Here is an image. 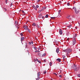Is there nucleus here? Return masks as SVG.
Listing matches in <instances>:
<instances>
[{"label":"nucleus","mask_w":80,"mask_h":80,"mask_svg":"<svg viewBox=\"0 0 80 80\" xmlns=\"http://www.w3.org/2000/svg\"><path fill=\"white\" fill-rule=\"evenodd\" d=\"M40 12H41L40 10H39L38 11V13H40Z\"/></svg>","instance_id":"31"},{"label":"nucleus","mask_w":80,"mask_h":80,"mask_svg":"<svg viewBox=\"0 0 80 80\" xmlns=\"http://www.w3.org/2000/svg\"><path fill=\"white\" fill-rule=\"evenodd\" d=\"M41 0H38V2H40V1Z\"/></svg>","instance_id":"50"},{"label":"nucleus","mask_w":80,"mask_h":80,"mask_svg":"<svg viewBox=\"0 0 80 80\" xmlns=\"http://www.w3.org/2000/svg\"><path fill=\"white\" fill-rule=\"evenodd\" d=\"M59 77H60L61 78H62V75H59Z\"/></svg>","instance_id":"35"},{"label":"nucleus","mask_w":80,"mask_h":80,"mask_svg":"<svg viewBox=\"0 0 80 80\" xmlns=\"http://www.w3.org/2000/svg\"><path fill=\"white\" fill-rule=\"evenodd\" d=\"M52 62H49V65L50 66H52Z\"/></svg>","instance_id":"15"},{"label":"nucleus","mask_w":80,"mask_h":80,"mask_svg":"<svg viewBox=\"0 0 80 80\" xmlns=\"http://www.w3.org/2000/svg\"><path fill=\"white\" fill-rule=\"evenodd\" d=\"M33 8H35V7H35V6H33Z\"/></svg>","instance_id":"43"},{"label":"nucleus","mask_w":80,"mask_h":80,"mask_svg":"<svg viewBox=\"0 0 80 80\" xmlns=\"http://www.w3.org/2000/svg\"><path fill=\"white\" fill-rule=\"evenodd\" d=\"M29 45H31V42H29Z\"/></svg>","instance_id":"42"},{"label":"nucleus","mask_w":80,"mask_h":80,"mask_svg":"<svg viewBox=\"0 0 80 80\" xmlns=\"http://www.w3.org/2000/svg\"><path fill=\"white\" fill-rule=\"evenodd\" d=\"M33 48L34 49H35V50H37V48H36V47H34Z\"/></svg>","instance_id":"18"},{"label":"nucleus","mask_w":80,"mask_h":80,"mask_svg":"<svg viewBox=\"0 0 80 80\" xmlns=\"http://www.w3.org/2000/svg\"><path fill=\"white\" fill-rule=\"evenodd\" d=\"M78 50V48H76L74 50V52H77Z\"/></svg>","instance_id":"5"},{"label":"nucleus","mask_w":80,"mask_h":80,"mask_svg":"<svg viewBox=\"0 0 80 80\" xmlns=\"http://www.w3.org/2000/svg\"><path fill=\"white\" fill-rule=\"evenodd\" d=\"M24 28L26 30H28V28H27V26H25L24 27Z\"/></svg>","instance_id":"8"},{"label":"nucleus","mask_w":80,"mask_h":80,"mask_svg":"<svg viewBox=\"0 0 80 80\" xmlns=\"http://www.w3.org/2000/svg\"><path fill=\"white\" fill-rule=\"evenodd\" d=\"M46 7H42V9H46Z\"/></svg>","instance_id":"17"},{"label":"nucleus","mask_w":80,"mask_h":80,"mask_svg":"<svg viewBox=\"0 0 80 80\" xmlns=\"http://www.w3.org/2000/svg\"><path fill=\"white\" fill-rule=\"evenodd\" d=\"M70 9H72V8H70Z\"/></svg>","instance_id":"59"},{"label":"nucleus","mask_w":80,"mask_h":80,"mask_svg":"<svg viewBox=\"0 0 80 80\" xmlns=\"http://www.w3.org/2000/svg\"><path fill=\"white\" fill-rule=\"evenodd\" d=\"M43 10V9L42 8V9H41V10H40V11H41V12H42V11Z\"/></svg>","instance_id":"40"},{"label":"nucleus","mask_w":80,"mask_h":80,"mask_svg":"<svg viewBox=\"0 0 80 80\" xmlns=\"http://www.w3.org/2000/svg\"><path fill=\"white\" fill-rule=\"evenodd\" d=\"M43 61H44V62H46V60L44 59L43 60Z\"/></svg>","instance_id":"34"},{"label":"nucleus","mask_w":80,"mask_h":80,"mask_svg":"<svg viewBox=\"0 0 80 80\" xmlns=\"http://www.w3.org/2000/svg\"><path fill=\"white\" fill-rule=\"evenodd\" d=\"M22 13H25V12L23 11H22Z\"/></svg>","instance_id":"41"},{"label":"nucleus","mask_w":80,"mask_h":80,"mask_svg":"<svg viewBox=\"0 0 80 80\" xmlns=\"http://www.w3.org/2000/svg\"><path fill=\"white\" fill-rule=\"evenodd\" d=\"M32 25L34 26V27H35V26H36V24H35V23H34L32 24Z\"/></svg>","instance_id":"13"},{"label":"nucleus","mask_w":80,"mask_h":80,"mask_svg":"<svg viewBox=\"0 0 80 80\" xmlns=\"http://www.w3.org/2000/svg\"><path fill=\"white\" fill-rule=\"evenodd\" d=\"M40 72H38L37 73V76H38V78H39V79H40Z\"/></svg>","instance_id":"6"},{"label":"nucleus","mask_w":80,"mask_h":80,"mask_svg":"<svg viewBox=\"0 0 80 80\" xmlns=\"http://www.w3.org/2000/svg\"><path fill=\"white\" fill-rule=\"evenodd\" d=\"M39 52V51L36 50V51H35V53H37V52Z\"/></svg>","instance_id":"21"},{"label":"nucleus","mask_w":80,"mask_h":80,"mask_svg":"<svg viewBox=\"0 0 80 80\" xmlns=\"http://www.w3.org/2000/svg\"><path fill=\"white\" fill-rule=\"evenodd\" d=\"M46 55V54L45 53H44L42 55V57H45V55Z\"/></svg>","instance_id":"14"},{"label":"nucleus","mask_w":80,"mask_h":80,"mask_svg":"<svg viewBox=\"0 0 80 80\" xmlns=\"http://www.w3.org/2000/svg\"><path fill=\"white\" fill-rule=\"evenodd\" d=\"M38 17H39V18H42V17H41V16H40V15H39Z\"/></svg>","instance_id":"36"},{"label":"nucleus","mask_w":80,"mask_h":80,"mask_svg":"<svg viewBox=\"0 0 80 80\" xmlns=\"http://www.w3.org/2000/svg\"><path fill=\"white\" fill-rule=\"evenodd\" d=\"M63 52L67 53L66 54L68 55H69L70 53V52H72V49H71L68 48L63 50Z\"/></svg>","instance_id":"1"},{"label":"nucleus","mask_w":80,"mask_h":80,"mask_svg":"<svg viewBox=\"0 0 80 80\" xmlns=\"http://www.w3.org/2000/svg\"><path fill=\"white\" fill-rule=\"evenodd\" d=\"M53 73V74H54V75H57V74L56 73H55V72H54V73Z\"/></svg>","instance_id":"32"},{"label":"nucleus","mask_w":80,"mask_h":80,"mask_svg":"<svg viewBox=\"0 0 80 80\" xmlns=\"http://www.w3.org/2000/svg\"><path fill=\"white\" fill-rule=\"evenodd\" d=\"M76 38H75V36H73L72 39V45H74L76 43Z\"/></svg>","instance_id":"3"},{"label":"nucleus","mask_w":80,"mask_h":80,"mask_svg":"<svg viewBox=\"0 0 80 80\" xmlns=\"http://www.w3.org/2000/svg\"><path fill=\"white\" fill-rule=\"evenodd\" d=\"M75 28H76V29H77V28H76V27H75Z\"/></svg>","instance_id":"54"},{"label":"nucleus","mask_w":80,"mask_h":80,"mask_svg":"<svg viewBox=\"0 0 80 80\" xmlns=\"http://www.w3.org/2000/svg\"><path fill=\"white\" fill-rule=\"evenodd\" d=\"M24 39H25V38L23 37H22L21 38V41H23Z\"/></svg>","instance_id":"11"},{"label":"nucleus","mask_w":80,"mask_h":80,"mask_svg":"<svg viewBox=\"0 0 80 80\" xmlns=\"http://www.w3.org/2000/svg\"><path fill=\"white\" fill-rule=\"evenodd\" d=\"M56 60L57 61H58V62H61V60H60V58H58Z\"/></svg>","instance_id":"12"},{"label":"nucleus","mask_w":80,"mask_h":80,"mask_svg":"<svg viewBox=\"0 0 80 80\" xmlns=\"http://www.w3.org/2000/svg\"><path fill=\"white\" fill-rule=\"evenodd\" d=\"M62 58L63 59H65V56H63Z\"/></svg>","instance_id":"20"},{"label":"nucleus","mask_w":80,"mask_h":80,"mask_svg":"<svg viewBox=\"0 0 80 80\" xmlns=\"http://www.w3.org/2000/svg\"><path fill=\"white\" fill-rule=\"evenodd\" d=\"M68 40H69V39L68 38Z\"/></svg>","instance_id":"56"},{"label":"nucleus","mask_w":80,"mask_h":80,"mask_svg":"<svg viewBox=\"0 0 80 80\" xmlns=\"http://www.w3.org/2000/svg\"><path fill=\"white\" fill-rule=\"evenodd\" d=\"M67 18H68V19H69V18L68 17H67Z\"/></svg>","instance_id":"53"},{"label":"nucleus","mask_w":80,"mask_h":80,"mask_svg":"<svg viewBox=\"0 0 80 80\" xmlns=\"http://www.w3.org/2000/svg\"><path fill=\"white\" fill-rule=\"evenodd\" d=\"M79 51L80 52V49H79Z\"/></svg>","instance_id":"55"},{"label":"nucleus","mask_w":80,"mask_h":80,"mask_svg":"<svg viewBox=\"0 0 80 80\" xmlns=\"http://www.w3.org/2000/svg\"><path fill=\"white\" fill-rule=\"evenodd\" d=\"M45 18H48V14H46V16H45Z\"/></svg>","instance_id":"16"},{"label":"nucleus","mask_w":80,"mask_h":80,"mask_svg":"<svg viewBox=\"0 0 80 80\" xmlns=\"http://www.w3.org/2000/svg\"><path fill=\"white\" fill-rule=\"evenodd\" d=\"M36 8H38V7H39V6H38V5H37L36 6Z\"/></svg>","instance_id":"30"},{"label":"nucleus","mask_w":80,"mask_h":80,"mask_svg":"<svg viewBox=\"0 0 80 80\" xmlns=\"http://www.w3.org/2000/svg\"><path fill=\"white\" fill-rule=\"evenodd\" d=\"M31 45H33V41H32L31 42Z\"/></svg>","instance_id":"27"},{"label":"nucleus","mask_w":80,"mask_h":80,"mask_svg":"<svg viewBox=\"0 0 80 80\" xmlns=\"http://www.w3.org/2000/svg\"><path fill=\"white\" fill-rule=\"evenodd\" d=\"M68 17H70V15H69L68 16Z\"/></svg>","instance_id":"46"},{"label":"nucleus","mask_w":80,"mask_h":80,"mask_svg":"<svg viewBox=\"0 0 80 80\" xmlns=\"http://www.w3.org/2000/svg\"><path fill=\"white\" fill-rule=\"evenodd\" d=\"M34 8L35 10H37V8H36V7H35Z\"/></svg>","instance_id":"29"},{"label":"nucleus","mask_w":80,"mask_h":80,"mask_svg":"<svg viewBox=\"0 0 80 80\" xmlns=\"http://www.w3.org/2000/svg\"><path fill=\"white\" fill-rule=\"evenodd\" d=\"M67 27H68V28H71V25H69L67 26Z\"/></svg>","instance_id":"19"},{"label":"nucleus","mask_w":80,"mask_h":80,"mask_svg":"<svg viewBox=\"0 0 80 80\" xmlns=\"http://www.w3.org/2000/svg\"><path fill=\"white\" fill-rule=\"evenodd\" d=\"M34 62H35V61H36V60L35 59H34Z\"/></svg>","instance_id":"45"},{"label":"nucleus","mask_w":80,"mask_h":80,"mask_svg":"<svg viewBox=\"0 0 80 80\" xmlns=\"http://www.w3.org/2000/svg\"><path fill=\"white\" fill-rule=\"evenodd\" d=\"M32 0V1H33V0Z\"/></svg>","instance_id":"57"},{"label":"nucleus","mask_w":80,"mask_h":80,"mask_svg":"<svg viewBox=\"0 0 80 80\" xmlns=\"http://www.w3.org/2000/svg\"><path fill=\"white\" fill-rule=\"evenodd\" d=\"M72 9H74L75 11V12L76 13H78L79 12H80V11L78 10V11H77V9L75 7H73L72 8Z\"/></svg>","instance_id":"4"},{"label":"nucleus","mask_w":80,"mask_h":80,"mask_svg":"<svg viewBox=\"0 0 80 80\" xmlns=\"http://www.w3.org/2000/svg\"><path fill=\"white\" fill-rule=\"evenodd\" d=\"M67 5L68 6H69L70 5V3L69 2H68L67 3Z\"/></svg>","instance_id":"25"},{"label":"nucleus","mask_w":80,"mask_h":80,"mask_svg":"<svg viewBox=\"0 0 80 80\" xmlns=\"http://www.w3.org/2000/svg\"><path fill=\"white\" fill-rule=\"evenodd\" d=\"M45 18V17L44 16L42 17V18Z\"/></svg>","instance_id":"47"},{"label":"nucleus","mask_w":80,"mask_h":80,"mask_svg":"<svg viewBox=\"0 0 80 80\" xmlns=\"http://www.w3.org/2000/svg\"><path fill=\"white\" fill-rule=\"evenodd\" d=\"M72 68L74 69V71H78V70L80 69V67H77V66H76L75 65H73V66L72 67Z\"/></svg>","instance_id":"2"},{"label":"nucleus","mask_w":80,"mask_h":80,"mask_svg":"<svg viewBox=\"0 0 80 80\" xmlns=\"http://www.w3.org/2000/svg\"><path fill=\"white\" fill-rule=\"evenodd\" d=\"M36 60H37V62H38V59H36Z\"/></svg>","instance_id":"51"},{"label":"nucleus","mask_w":80,"mask_h":80,"mask_svg":"<svg viewBox=\"0 0 80 80\" xmlns=\"http://www.w3.org/2000/svg\"><path fill=\"white\" fill-rule=\"evenodd\" d=\"M6 3H7V0L6 1Z\"/></svg>","instance_id":"44"},{"label":"nucleus","mask_w":80,"mask_h":80,"mask_svg":"<svg viewBox=\"0 0 80 80\" xmlns=\"http://www.w3.org/2000/svg\"><path fill=\"white\" fill-rule=\"evenodd\" d=\"M20 35H21V36H23V34L22 33H21V34H20Z\"/></svg>","instance_id":"38"},{"label":"nucleus","mask_w":80,"mask_h":80,"mask_svg":"<svg viewBox=\"0 0 80 80\" xmlns=\"http://www.w3.org/2000/svg\"><path fill=\"white\" fill-rule=\"evenodd\" d=\"M55 17H52L51 18L52 19H55Z\"/></svg>","instance_id":"33"},{"label":"nucleus","mask_w":80,"mask_h":80,"mask_svg":"<svg viewBox=\"0 0 80 80\" xmlns=\"http://www.w3.org/2000/svg\"><path fill=\"white\" fill-rule=\"evenodd\" d=\"M59 52V48H57L56 50V52H57V53H58Z\"/></svg>","instance_id":"10"},{"label":"nucleus","mask_w":80,"mask_h":80,"mask_svg":"<svg viewBox=\"0 0 80 80\" xmlns=\"http://www.w3.org/2000/svg\"><path fill=\"white\" fill-rule=\"evenodd\" d=\"M39 78H37L36 79V80H39Z\"/></svg>","instance_id":"39"},{"label":"nucleus","mask_w":80,"mask_h":80,"mask_svg":"<svg viewBox=\"0 0 80 80\" xmlns=\"http://www.w3.org/2000/svg\"><path fill=\"white\" fill-rule=\"evenodd\" d=\"M15 25L17 26V25H18V22L17 21H16L15 22Z\"/></svg>","instance_id":"9"},{"label":"nucleus","mask_w":80,"mask_h":80,"mask_svg":"<svg viewBox=\"0 0 80 80\" xmlns=\"http://www.w3.org/2000/svg\"><path fill=\"white\" fill-rule=\"evenodd\" d=\"M78 77H80V74H78Z\"/></svg>","instance_id":"24"},{"label":"nucleus","mask_w":80,"mask_h":80,"mask_svg":"<svg viewBox=\"0 0 80 80\" xmlns=\"http://www.w3.org/2000/svg\"><path fill=\"white\" fill-rule=\"evenodd\" d=\"M51 79V80H52V79Z\"/></svg>","instance_id":"58"},{"label":"nucleus","mask_w":80,"mask_h":80,"mask_svg":"<svg viewBox=\"0 0 80 80\" xmlns=\"http://www.w3.org/2000/svg\"><path fill=\"white\" fill-rule=\"evenodd\" d=\"M4 9H5V11H6L7 10V9H5V8Z\"/></svg>","instance_id":"52"},{"label":"nucleus","mask_w":80,"mask_h":80,"mask_svg":"<svg viewBox=\"0 0 80 80\" xmlns=\"http://www.w3.org/2000/svg\"><path fill=\"white\" fill-rule=\"evenodd\" d=\"M78 23L79 24V27H80V22H78Z\"/></svg>","instance_id":"37"},{"label":"nucleus","mask_w":80,"mask_h":80,"mask_svg":"<svg viewBox=\"0 0 80 80\" xmlns=\"http://www.w3.org/2000/svg\"><path fill=\"white\" fill-rule=\"evenodd\" d=\"M60 12H61V10H60L58 11V14H60Z\"/></svg>","instance_id":"26"},{"label":"nucleus","mask_w":80,"mask_h":80,"mask_svg":"<svg viewBox=\"0 0 80 80\" xmlns=\"http://www.w3.org/2000/svg\"><path fill=\"white\" fill-rule=\"evenodd\" d=\"M40 53L39 52V53H38V55H40Z\"/></svg>","instance_id":"48"},{"label":"nucleus","mask_w":80,"mask_h":80,"mask_svg":"<svg viewBox=\"0 0 80 80\" xmlns=\"http://www.w3.org/2000/svg\"><path fill=\"white\" fill-rule=\"evenodd\" d=\"M38 62H39V63H41V61H38Z\"/></svg>","instance_id":"28"},{"label":"nucleus","mask_w":80,"mask_h":80,"mask_svg":"<svg viewBox=\"0 0 80 80\" xmlns=\"http://www.w3.org/2000/svg\"><path fill=\"white\" fill-rule=\"evenodd\" d=\"M75 35L76 37H77V34H75Z\"/></svg>","instance_id":"49"},{"label":"nucleus","mask_w":80,"mask_h":80,"mask_svg":"<svg viewBox=\"0 0 80 80\" xmlns=\"http://www.w3.org/2000/svg\"><path fill=\"white\" fill-rule=\"evenodd\" d=\"M46 73H47V71H45L43 72V73L44 74H45Z\"/></svg>","instance_id":"22"},{"label":"nucleus","mask_w":80,"mask_h":80,"mask_svg":"<svg viewBox=\"0 0 80 80\" xmlns=\"http://www.w3.org/2000/svg\"><path fill=\"white\" fill-rule=\"evenodd\" d=\"M62 29H60L59 31V34H60V35H62Z\"/></svg>","instance_id":"7"},{"label":"nucleus","mask_w":80,"mask_h":80,"mask_svg":"<svg viewBox=\"0 0 80 80\" xmlns=\"http://www.w3.org/2000/svg\"><path fill=\"white\" fill-rule=\"evenodd\" d=\"M27 30H28L29 32H30V29L28 28Z\"/></svg>","instance_id":"23"}]
</instances>
